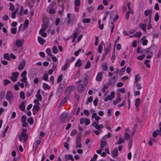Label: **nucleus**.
I'll return each mask as SVG.
<instances>
[{"label": "nucleus", "mask_w": 161, "mask_h": 161, "mask_svg": "<svg viewBox=\"0 0 161 161\" xmlns=\"http://www.w3.org/2000/svg\"><path fill=\"white\" fill-rule=\"evenodd\" d=\"M88 79L89 76L86 75L83 80L84 84H80L78 86L77 88L78 92H81L84 90L85 87L87 85Z\"/></svg>", "instance_id": "nucleus-1"}, {"label": "nucleus", "mask_w": 161, "mask_h": 161, "mask_svg": "<svg viewBox=\"0 0 161 161\" xmlns=\"http://www.w3.org/2000/svg\"><path fill=\"white\" fill-rule=\"evenodd\" d=\"M81 135L82 133L81 132H79L77 134L75 143L76 144L75 147L77 148H80L81 147Z\"/></svg>", "instance_id": "nucleus-2"}, {"label": "nucleus", "mask_w": 161, "mask_h": 161, "mask_svg": "<svg viewBox=\"0 0 161 161\" xmlns=\"http://www.w3.org/2000/svg\"><path fill=\"white\" fill-rule=\"evenodd\" d=\"M65 83L64 82L63 83H61L59 85V87L57 92V93L58 94V95H60L61 93L63 91L65 87Z\"/></svg>", "instance_id": "nucleus-3"}, {"label": "nucleus", "mask_w": 161, "mask_h": 161, "mask_svg": "<svg viewBox=\"0 0 161 161\" xmlns=\"http://www.w3.org/2000/svg\"><path fill=\"white\" fill-rule=\"evenodd\" d=\"M68 114L65 112H63L61 114L60 120L61 123H65L68 116Z\"/></svg>", "instance_id": "nucleus-4"}, {"label": "nucleus", "mask_w": 161, "mask_h": 161, "mask_svg": "<svg viewBox=\"0 0 161 161\" xmlns=\"http://www.w3.org/2000/svg\"><path fill=\"white\" fill-rule=\"evenodd\" d=\"M6 98L9 101L10 103L12 102V100L14 98L12 93L10 91H8L7 93Z\"/></svg>", "instance_id": "nucleus-5"}, {"label": "nucleus", "mask_w": 161, "mask_h": 161, "mask_svg": "<svg viewBox=\"0 0 161 161\" xmlns=\"http://www.w3.org/2000/svg\"><path fill=\"white\" fill-rule=\"evenodd\" d=\"M67 17L68 19V20L67 22L68 24H69L70 22H72L75 18L74 14L70 13H68Z\"/></svg>", "instance_id": "nucleus-6"}, {"label": "nucleus", "mask_w": 161, "mask_h": 161, "mask_svg": "<svg viewBox=\"0 0 161 161\" xmlns=\"http://www.w3.org/2000/svg\"><path fill=\"white\" fill-rule=\"evenodd\" d=\"M115 95V92H112L110 95H108L104 99V101L106 102L108 100H112L114 98Z\"/></svg>", "instance_id": "nucleus-7"}, {"label": "nucleus", "mask_w": 161, "mask_h": 161, "mask_svg": "<svg viewBox=\"0 0 161 161\" xmlns=\"http://www.w3.org/2000/svg\"><path fill=\"white\" fill-rule=\"evenodd\" d=\"M24 43L23 39H17L15 42V45L18 47H20Z\"/></svg>", "instance_id": "nucleus-8"}, {"label": "nucleus", "mask_w": 161, "mask_h": 161, "mask_svg": "<svg viewBox=\"0 0 161 161\" xmlns=\"http://www.w3.org/2000/svg\"><path fill=\"white\" fill-rule=\"evenodd\" d=\"M149 53L151 54H153L154 53H156L157 50V48L154 45L151 46L149 47Z\"/></svg>", "instance_id": "nucleus-9"}, {"label": "nucleus", "mask_w": 161, "mask_h": 161, "mask_svg": "<svg viewBox=\"0 0 161 161\" xmlns=\"http://www.w3.org/2000/svg\"><path fill=\"white\" fill-rule=\"evenodd\" d=\"M75 89V87L74 86H69L67 87L65 93L66 94H69Z\"/></svg>", "instance_id": "nucleus-10"}, {"label": "nucleus", "mask_w": 161, "mask_h": 161, "mask_svg": "<svg viewBox=\"0 0 161 161\" xmlns=\"http://www.w3.org/2000/svg\"><path fill=\"white\" fill-rule=\"evenodd\" d=\"M26 64V62L25 60H23L19 64L18 69L19 70H22L24 68Z\"/></svg>", "instance_id": "nucleus-11"}, {"label": "nucleus", "mask_w": 161, "mask_h": 161, "mask_svg": "<svg viewBox=\"0 0 161 161\" xmlns=\"http://www.w3.org/2000/svg\"><path fill=\"white\" fill-rule=\"evenodd\" d=\"M41 90L39 89L37 92L36 94V97L37 100L40 101H41L42 100V97L40 94Z\"/></svg>", "instance_id": "nucleus-12"}, {"label": "nucleus", "mask_w": 161, "mask_h": 161, "mask_svg": "<svg viewBox=\"0 0 161 161\" xmlns=\"http://www.w3.org/2000/svg\"><path fill=\"white\" fill-rule=\"evenodd\" d=\"M117 80V78L116 77H113L111 78L109 80L110 85H112L114 84Z\"/></svg>", "instance_id": "nucleus-13"}, {"label": "nucleus", "mask_w": 161, "mask_h": 161, "mask_svg": "<svg viewBox=\"0 0 161 161\" xmlns=\"http://www.w3.org/2000/svg\"><path fill=\"white\" fill-rule=\"evenodd\" d=\"M103 78V73L102 72L98 73L96 77V80L98 81H100Z\"/></svg>", "instance_id": "nucleus-14"}, {"label": "nucleus", "mask_w": 161, "mask_h": 161, "mask_svg": "<svg viewBox=\"0 0 161 161\" xmlns=\"http://www.w3.org/2000/svg\"><path fill=\"white\" fill-rule=\"evenodd\" d=\"M48 26V24L44 23L42 24V28L40 30V32H44L47 29Z\"/></svg>", "instance_id": "nucleus-15"}, {"label": "nucleus", "mask_w": 161, "mask_h": 161, "mask_svg": "<svg viewBox=\"0 0 161 161\" xmlns=\"http://www.w3.org/2000/svg\"><path fill=\"white\" fill-rule=\"evenodd\" d=\"M152 13L153 10L152 9H148L145 11L144 14L145 16L147 17L148 15H149V16H152Z\"/></svg>", "instance_id": "nucleus-16"}, {"label": "nucleus", "mask_w": 161, "mask_h": 161, "mask_svg": "<svg viewBox=\"0 0 161 161\" xmlns=\"http://www.w3.org/2000/svg\"><path fill=\"white\" fill-rule=\"evenodd\" d=\"M111 155L114 158H115L118 156V151L117 148L114 149L111 153Z\"/></svg>", "instance_id": "nucleus-17"}, {"label": "nucleus", "mask_w": 161, "mask_h": 161, "mask_svg": "<svg viewBox=\"0 0 161 161\" xmlns=\"http://www.w3.org/2000/svg\"><path fill=\"white\" fill-rule=\"evenodd\" d=\"M107 144V142L106 141L104 140V141H100V148H104L106 146Z\"/></svg>", "instance_id": "nucleus-18"}, {"label": "nucleus", "mask_w": 161, "mask_h": 161, "mask_svg": "<svg viewBox=\"0 0 161 161\" xmlns=\"http://www.w3.org/2000/svg\"><path fill=\"white\" fill-rule=\"evenodd\" d=\"M141 100L140 98H136L135 101V105L136 107V108H137V107L140 104Z\"/></svg>", "instance_id": "nucleus-19"}, {"label": "nucleus", "mask_w": 161, "mask_h": 161, "mask_svg": "<svg viewBox=\"0 0 161 161\" xmlns=\"http://www.w3.org/2000/svg\"><path fill=\"white\" fill-rule=\"evenodd\" d=\"M19 108L21 110L24 111L25 109V106L23 102H21L19 106Z\"/></svg>", "instance_id": "nucleus-20"}, {"label": "nucleus", "mask_w": 161, "mask_h": 161, "mask_svg": "<svg viewBox=\"0 0 161 161\" xmlns=\"http://www.w3.org/2000/svg\"><path fill=\"white\" fill-rule=\"evenodd\" d=\"M103 127V125L101 124L100 125H98V124H96L95 126V128L97 129V130H99L100 132H101V130H100V129H102Z\"/></svg>", "instance_id": "nucleus-21"}, {"label": "nucleus", "mask_w": 161, "mask_h": 161, "mask_svg": "<svg viewBox=\"0 0 161 161\" xmlns=\"http://www.w3.org/2000/svg\"><path fill=\"white\" fill-rule=\"evenodd\" d=\"M67 95L64 98L63 100L61 103V104H63L66 102L67 100H68L70 97V95L69 94H66Z\"/></svg>", "instance_id": "nucleus-22"}, {"label": "nucleus", "mask_w": 161, "mask_h": 161, "mask_svg": "<svg viewBox=\"0 0 161 161\" xmlns=\"http://www.w3.org/2000/svg\"><path fill=\"white\" fill-rule=\"evenodd\" d=\"M38 42L41 44H43L44 42H46L45 40H43L42 38L40 36H38Z\"/></svg>", "instance_id": "nucleus-23"}, {"label": "nucleus", "mask_w": 161, "mask_h": 161, "mask_svg": "<svg viewBox=\"0 0 161 161\" xmlns=\"http://www.w3.org/2000/svg\"><path fill=\"white\" fill-rule=\"evenodd\" d=\"M121 100V98L120 97V94H119L118 97L115 100L113 101V104L115 105L118 103L120 102Z\"/></svg>", "instance_id": "nucleus-24"}, {"label": "nucleus", "mask_w": 161, "mask_h": 161, "mask_svg": "<svg viewBox=\"0 0 161 161\" xmlns=\"http://www.w3.org/2000/svg\"><path fill=\"white\" fill-rule=\"evenodd\" d=\"M147 26V24H140L139 25V26L141 27V29L144 31H145V28Z\"/></svg>", "instance_id": "nucleus-25"}, {"label": "nucleus", "mask_w": 161, "mask_h": 161, "mask_svg": "<svg viewBox=\"0 0 161 161\" xmlns=\"http://www.w3.org/2000/svg\"><path fill=\"white\" fill-rule=\"evenodd\" d=\"M42 87L45 90H49L51 88L47 84L45 83H43Z\"/></svg>", "instance_id": "nucleus-26"}, {"label": "nucleus", "mask_w": 161, "mask_h": 161, "mask_svg": "<svg viewBox=\"0 0 161 161\" xmlns=\"http://www.w3.org/2000/svg\"><path fill=\"white\" fill-rule=\"evenodd\" d=\"M69 64V63H66L64 66L62 67V69L63 71L66 70L68 67Z\"/></svg>", "instance_id": "nucleus-27"}, {"label": "nucleus", "mask_w": 161, "mask_h": 161, "mask_svg": "<svg viewBox=\"0 0 161 161\" xmlns=\"http://www.w3.org/2000/svg\"><path fill=\"white\" fill-rule=\"evenodd\" d=\"M141 79V77L140 75L138 74L135 75V82H137V81H139Z\"/></svg>", "instance_id": "nucleus-28"}, {"label": "nucleus", "mask_w": 161, "mask_h": 161, "mask_svg": "<svg viewBox=\"0 0 161 161\" xmlns=\"http://www.w3.org/2000/svg\"><path fill=\"white\" fill-rule=\"evenodd\" d=\"M3 58L5 59H6L9 60H11V58L9 57L8 53H5L3 55Z\"/></svg>", "instance_id": "nucleus-29"}, {"label": "nucleus", "mask_w": 161, "mask_h": 161, "mask_svg": "<svg viewBox=\"0 0 161 161\" xmlns=\"http://www.w3.org/2000/svg\"><path fill=\"white\" fill-rule=\"evenodd\" d=\"M102 68L105 71L107 70L108 69L107 64L106 63H104L102 65Z\"/></svg>", "instance_id": "nucleus-30"}, {"label": "nucleus", "mask_w": 161, "mask_h": 161, "mask_svg": "<svg viewBox=\"0 0 161 161\" xmlns=\"http://www.w3.org/2000/svg\"><path fill=\"white\" fill-rule=\"evenodd\" d=\"M67 158H68V159L71 160L72 161H73L74 160V159L73 156L69 154V155H65V158L66 159H67Z\"/></svg>", "instance_id": "nucleus-31"}, {"label": "nucleus", "mask_w": 161, "mask_h": 161, "mask_svg": "<svg viewBox=\"0 0 161 161\" xmlns=\"http://www.w3.org/2000/svg\"><path fill=\"white\" fill-rule=\"evenodd\" d=\"M142 35V33L140 32H136L133 35L134 37H140Z\"/></svg>", "instance_id": "nucleus-32"}, {"label": "nucleus", "mask_w": 161, "mask_h": 161, "mask_svg": "<svg viewBox=\"0 0 161 161\" xmlns=\"http://www.w3.org/2000/svg\"><path fill=\"white\" fill-rule=\"evenodd\" d=\"M47 53V54L50 57H52V53H51V50L49 48H47L46 51Z\"/></svg>", "instance_id": "nucleus-33"}, {"label": "nucleus", "mask_w": 161, "mask_h": 161, "mask_svg": "<svg viewBox=\"0 0 161 161\" xmlns=\"http://www.w3.org/2000/svg\"><path fill=\"white\" fill-rule=\"evenodd\" d=\"M146 56V54L145 53H143L142 55L138 56L137 57V59L139 60H143L144 57Z\"/></svg>", "instance_id": "nucleus-34"}, {"label": "nucleus", "mask_w": 161, "mask_h": 161, "mask_svg": "<svg viewBox=\"0 0 161 161\" xmlns=\"http://www.w3.org/2000/svg\"><path fill=\"white\" fill-rule=\"evenodd\" d=\"M81 61V60L80 59H78L75 64V66H77L78 64H79L78 65V67H80V66H81V63H80Z\"/></svg>", "instance_id": "nucleus-35"}, {"label": "nucleus", "mask_w": 161, "mask_h": 161, "mask_svg": "<svg viewBox=\"0 0 161 161\" xmlns=\"http://www.w3.org/2000/svg\"><path fill=\"white\" fill-rule=\"evenodd\" d=\"M149 62L150 60L149 59L146 60L144 61V63L147 66V67L148 68H149L150 67L149 64H148V63H149Z\"/></svg>", "instance_id": "nucleus-36"}, {"label": "nucleus", "mask_w": 161, "mask_h": 161, "mask_svg": "<svg viewBox=\"0 0 161 161\" xmlns=\"http://www.w3.org/2000/svg\"><path fill=\"white\" fill-rule=\"evenodd\" d=\"M110 137V133L108 132V134L103 137L102 139L103 140H105L108 138H109Z\"/></svg>", "instance_id": "nucleus-37"}, {"label": "nucleus", "mask_w": 161, "mask_h": 161, "mask_svg": "<svg viewBox=\"0 0 161 161\" xmlns=\"http://www.w3.org/2000/svg\"><path fill=\"white\" fill-rule=\"evenodd\" d=\"M93 100V97L92 96H90L89 97L88 99L86 101V103L87 104H88L89 103H91L92 102Z\"/></svg>", "instance_id": "nucleus-38"}, {"label": "nucleus", "mask_w": 161, "mask_h": 161, "mask_svg": "<svg viewBox=\"0 0 161 161\" xmlns=\"http://www.w3.org/2000/svg\"><path fill=\"white\" fill-rule=\"evenodd\" d=\"M27 121L31 125H32L33 124L34 122V120L32 117L29 118L28 119Z\"/></svg>", "instance_id": "nucleus-39"}, {"label": "nucleus", "mask_w": 161, "mask_h": 161, "mask_svg": "<svg viewBox=\"0 0 161 161\" xmlns=\"http://www.w3.org/2000/svg\"><path fill=\"white\" fill-rule=\"evenodd\" d=\"M9 5H10V8H9V10L11 11H13L14 9V5H13V3H9Z\"/></svg>", "instance_id": "nucleus-40"}, {"label": "nucleus", "mask_w": 161, "mask_h": 161, "mask_svg": "<svg viewBox=\"0 0 161 161\" xmlns=\"http://www.w3.org/2000/svg\"><path fill=\"white\" fill-rule=\"evenodd\" d=\"M91 66V63L89 61H87L86 65L85 67V69H88L90 68Z\"/></svg>", "instance_id": "nucleus-41"}, {"label": "nucleus", "mask_w": 161, "mask_h": 161, "mask_svg": "<svg viewBox=\"0 0 161 161\" xmlns=\"http://www.w3.org/2000/svg\"><path fill=\"white\" fill-rule=\"evenodd\" d=\"M134 83L136 84V87L137 89L140 90L142 88V87L141 86V85L140 84L136 82H134Z\"/></svg>", "instance_id": "nucleus-42"}, {"label": "nucleus", "mask_w": 161, "mask_h": 161, "mask_svg": "<svg viewBox=\"0 0 161 161\" xmlns=\"http://www.w3.org/2000/svg\"><path fill=\"white\" fill-rule=\"evenodd\" d=\"M52 50H53V52L54 53H56L58 51V49H57V48L56 46H54L53 47V48H52Z\"/></svg>", "instance_id": "nucleus-43"}, {"label": "nucleus", "mask_w": 161, "mask_h": 161, "mask_svg": "<svg viewBox=\"0 0 161 161\" xmlns=\"http://www.w3.org/2000/svg\"><path fill=\"white\" fill-rule=\"evenodd\" d=\"M82 22L84 23H89L91 22V20L90 19L88 18H86L84 19Z\"/></svg>", "instance_id": "nucleus-44"}, {"label": "nucleus", "mask_w": 161, "mask_h": 161, "mask_svg": "<svg viewBox=\"0 0 161 161\" xmlns=\"http://www.w3.org/2000/svg\"><path fill=\"white\" fill-rule=\"evenodd\" d=\"M20 97L23 99H25L24 92H23L21 91L20 92Z\"/></svg>", "instance_id": "nucleus-45"}, {"label": "nucleus", "mask_w": 161, "mask_h": 161, "mask_svg": "<svg viewBox=\"0 0 161 161\" xmlns=\"http://www.w3.org/2000/svg\"><path fill=\"white\" fill-rule=\"evenodd\" d=\"M29 23V21L28 19H26L24 22V27L26 28H27Z\"/></svg>", "instance_id": "nucleus-46"}, {"label": "nucleus", "mask_w": 161, "mask_h": 161, "mask_svg": "<svg viewBox=\"0 0 161 161\" xmlns=\"http://www.w3.org/2000/svg\"><path fill=\"white\" fill-rule=\"evenodd\" d=\"M98 23L99 25V27L100 29L102 30L103 28L104 25L103 24H101V21L100 20H98Z\"/></svg>", "instance_id": "nucleus-47"}, {"label": "nucleus", "mask_w": 161, "mask_h": 161, "mask_svg": "<svg viewBox=\"0 0 161 161\" xmlns=\"http://www.w3.org/2000/svg\"><path fill=\"white\" fill-rule=\"evenodd\" d=\"M103 46L101 44H100L98 46V52L101 53L102 51Z\"/></svg>", "instance_id": "nucleus-48"}, {"label": "nucleus", "mask_w": 161, "mask_h": 161, "mask_svg": "<svg viewBox=\"0 0 161 161\" xmlns=\"http://www.w3.org/2000/svg\"><path fill=\"white\" fill-rule=\"evenodd\" d=\"M159 18V16L158 14V13H157L155 15V18H154V20L156 22H157Z\"/></svg>", "instance_id": "nucleus-49"}, {"label": "nucleus", "mask_w": 161, "mask_h": 161, "mask_svg": "<svg viewBox=\"0 0 161 161\" xmlns=\"http://www.w3.org/2000/svg\"><path fill=\"white\" fill-rule=\"evenodd\" d=\"M33 108L37 111H38L40 109V107L37 105H34L33 106Z\"/></svg>", "instance_id": "nucleus-50"}, {"label": "nucleus", "mask_w": 161, "mask_h": 161, "mask_svg": "<svg viewBox=\"0 0 161 161\" xmlns=\"http://www.w3.org/2000/svg\"><path fill=\"white\" fill-rule=\"evenodd\" d=\"M124 142V140L123 139L121 138V137L119 138V140L118 142L116 143L115 144L117 145L118 144H120L121 143H123Z\"/></svg>", "instance_id": "nucleus-51"}, {"label": "nucleus", "mask_w": 161, "mask_h": 161, "mask_svg": "<svg viewBox=\"0 0 161 161\" xmlns=\"http://www.w3.org/2000/svg\"><path fill=\"white\" fill-rule=\"evenodd\" d=\"M75 5L77 6H79L80 5V0H75Z\"/></svg>", "instance_id": "nucleus-52"}, {"label": "nucleus", "mask_w": 161, "mask_h": 161, "mask_svg": "<svg viewBox=\"0 0 161 161\" xmlns=\"http://www.w3.org/2000/svg\"><path fill=\"white\" fill-rule=\"evenodd\" d=\"M10 81L7 79L4 80H3V84L5 85H7L8 84L10 83Z\"/></svg>", "instance_id": "nucleus-53"}, {"label": "nucleus", "mask_w": 161, "mask_h": 161, "mask_svg": "<svg viewBox=\"0 0 161 161\" xmlns=\"http://www.w3.org/2000/svg\"><path fill=\"white\" fill-rule=\"evenodd\" d=\"M77 133V131L75 129H74L72 131V132L71 133L70 135L71 136H73L75 135Z\"/></svg>", "instance_id": "nucleus-54"}, {"label": "nucleus", "mask_w": 161, "mask_h": 161, "mask_svg": "<svg viewBox=\"0 0 161 161\" xmlns=\"http://www.w3.org/2000/svg\"><path fill=\"white\" fill-rule=\"evenodd\" d=\"M22 136L24 137V141L25 142H26L28 138V136L27 134H25L22 135Z\"/></svg>", "instance_id": "nucleus-55"}, {"label": "nucleus", "mask_w": 161, "mask_h": 161, "mask_svg": "<svg viewBox=\"0 0 161 161\" xmlns=\"http://www.w3.org/2000/svg\"><path fill=\"white\" fill-rule=\"evenodd\" d=\"M90 120L88 118H86L85 120V125H88L90 124Z\"/></svg>", "instance_id": "nucleus-56"}, {"label": "nucleus", "mask_w": 161, "mask_h": 161, "mask_svg": "<svg viewBox=\"0 0 161 161\" xmlns=\"http://www.w3.org/2000/svg\"><path fill=\"white\" fill-rule=\"evenodd\" d=\"M21 122H26V117L25 115H23L21 117Z\"/></svg>", "instance_id": "nucleus-57"}, {"label": "nucleus", "mask_w": 161, "mask_h": 161, "mask_svg": "<svg viewBox=\"0 0 161 161\" xmlns=\"http://www.w3.org/2000/svg\"><path fill=\"white\" fill-rule=\"evenodd\" d=\"M17 32L16 28H11V32L13 34H15Z\"/></svg>", "instance_id": "nucleus-58"}, {"label": "nucleus", "mask_w": 161, "mask_h": 161, "mask_svg": "<svg viewBox=\"0 0 161 161\" xmlns=\"http://www.w3.org/2000/svg\"><path fill=\"white\" fill-rule=\"evenodd\" d=\"M94 8L92 6H91L87 8V10L89 12V13H90L92 12V11L94 9Z\"/></svg>", "instance_id": "nucleus-59"}, {"label": "nucleus", "mask_w": 161, "mask_h": 161, "mask_svg": "<svg viewBox=\"0 0 161 161\" xmlns=\"http://www.w3.org/2000/svg\"><path fill=\"white\" fill-rule=\"evenodd\" d=\"M16 12L15 11H13L11 13V18L14 19H15L16 17L15 15L16 14Z\"/></svg>", "instance_id": "nucleus-60"}, {"label": "nucleus", "mask_w": 161, "mask_h": 161, "mask_svg": "<svg viewBox=\"0 0 161 161\" xmlns=\"http://www.w3.org/2000/svg\"><path fill=\"white\" fill-rule=\"evenodd\" d=\"M83 112L87 116H88L89 115V112L87 110L84 109Z\"/></svg>", "instance_id": "nucleus-61"}, {"label": "nucleus", "mask_w": 161, "mask_h": 161, "mask_svg": "<svg viewBox=\"0 0 161 161\" xmlns=\"http://www.w3.org/2000/svg\"><path fill=\"white\" fill-rule=\"evenodd\" d=\"M48 75L45 74L43 76V79L46 81H47L48 78Z\"/></svg>", "instance_id": "nucleus-62"}, {"label": "nucleus", "mask_w": 161, "mask_h": 161, "mask_svg": "<svg viewBox=\"0 0 161 161\" xmlns=\"http://www.w3.org/2000/svg\"><path fill=\"white\" fill-rule=\"evenodd\" d=\"M98 101V99L97 98H96L94 100L93 103L95 106H96L97 105Z\"/></svg>", "instance_id": "nucleus-63"}, {"label": "nucleus", "mask_w": 161, "mask_h": 161, "mask_svg": "<svg viewBox=\"0 0 161 161\" xmlns=\"http://www.w3.org/2000/svg\"><path fill=\"white\" fill-rule=\"evenodd\" d=\"M97 157V154H95L93 158H92L90 161H95Z\"/></svg>", "instance_id": "nucleus-64"}]
</instances>
